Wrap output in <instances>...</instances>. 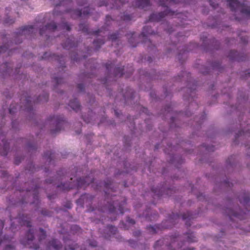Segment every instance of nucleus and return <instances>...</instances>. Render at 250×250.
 <instances>
[{
	"instance_id": "obj_1",
	"label": "nucleus",
	"mask_w": 250,
	"mask_h": 250,
	"mask_svg": "<svg viewBox=\"0 0 250 250\" xmlns=\"http://www.w3.org/2000/svg\"><path fill=\"white\" fill-rule=\"evenodd\" d=\"M19 223L21 226L27 228L25 235L20 238L21 243L24 246H29L35 250H61L62 245L56 239L49 241L46 239V231L42 228H35L32 225L30 217L25 214L19 216Z\"/></svg>"
},
{
	"instance_id": "obj_2",
	"label": "nucleus",
	"mask_w": 250,
	"mask_h": 250,
	"mask_svg": "<svg viewBox=\"0 0 250 250\" xmlns=\"http://www.w3.org/2000/svg\"><path fill=\"white\" fill-rule=\"evenodd\" d=\"M227 217L228 224L232 228H239L241 222L250 217V204H213Z\"/></svg>"
},
{
	"instance_id": "obj_3",
	"label": "nucleus",
	"mask_w": 250,
	"mask_h": 250,
	"mask_svg": "<svg viewBox=\"0 0 250 250\" xmlns=\"http://www.w3.org/2000/svg\"><path fill=\"white\" fill-rule=\"evenodd\" d=\"M203 212L204 209L200 207L194 211L187 210L185 212H172L168 214L167 219L161 224L150 225L146 227V229L152 233H156L159 231L173 227L180 218L185 221L186 226L189 227L191 226L192 221L201 215Z\"/></svg>"
},
{
	"instance_id": "obj_4",
	"label": "nucleus",
	"mask_w": 250,
	"mask_h": 250,
	"mask_svg": "<svg viewBox=\"0 0 250 250\" xmlns=\"http://www.w3.org/2000/svg\"><path fill=\"white\" fill-rule=\"evenodd\" d=\"M87 0H60L57 2L53 1L54 5L53 15L58 16L64 13H70L71 16L73 19L78 18L82 16L85 17L92 13L89 7L84 8L83 12L80 10H70L68 7L73 5L74 2H76L78 5L83 6L87 3Z\"/></svg>"
},
{
	"instance_id": "obj_5",
	"label": "nucleus",
	"mask_w": 250,
	"mask_h": 250,
	"mask_svg": "<svg viewBox=\"0 0 250 250\" xmlns=\"http://www.w3.org/2000/svg\"><path fill=\"white\" fill-rule=\"evenodd\" d=\"M123 204H101L99 206V210L102 213L100 220L103 221V217L107 215L108 218L112 221L117 219L120 215H122L125 211L123 206Z\"/></svg>"
},
{
	"instance_id": "obj_6",
	"label": "nucleus",
	"mask_w": 250,
	"mask_h": 250,
	"mask_svg": "<svg viewBox=\"0 0 250 250\" xmlns=\"http://www.w3.org/2000/svg\"><path fill=\"white\" fill-rule=\"evenodd\" d=\"M231 11L234 12L240 11V13L246 17H250V6L249 1L246 0H227Z\"/></svg>"
},
{
	"instance_id": "obj_7",
	"label": "nucleus",
	"mask_w": 250,
	"mask_h": 250,
	"mask_svg": "<svg viewBox=\"0 0 250 250\" xmlns=\"http://www.w3.org/2000/svg\"><path fill=\"white\" fill-rule=\"evenodd\" d=\"M134 208L136 210L139 218H144L147 221L154 220L158 216V213L147 206L145 208H143L142 204H134Z\"/></svg>"
},
{
	"instance_id": "obj_8",
	"label": "nucleus",
	"mask_w": 250,
	"mask_h": 250,
	"mask_svg": "<svg viewBox=\"0 0 250 250\" xmlns=\"http://www.w3.org/2000/svg\"><path fill=\"white\" fill-rule=\"evenodd\" d=\"M94 181V178L92 176H88L84 178H80L77 180L76 185L74 187L70 184L63 183L57 185V187L60 188L63 191L68 190L74 188L78 189L83 188H86L90 184L92 183Z\"/></svg>"
},
{
	"instance_id": "obj_9",
	"label": "nucleus",
	"mask_w": 250,
	"mask_h": 250,
	"mask_svg": "<svg viewBox=\"0 0 250 250\" xmlns=\"http://www.w3.org/2000/svg\"><path fill=\"white\" fill-rule=\"evenodd\" d=\"M102 236L105 239H109L111 237H115L118 240H121L122 237L118 234V229L111 225H107L103 229H100Z\"/></svg>"
},
{
	"instance_id": "obj_10",
	"label": "nucleus",
	"mask_w": 250,
	"mask_h": 250,
	"mask_svg": "<svg viewBox=\"0 0 250 250\" xmlns=\"http://www.w3.org/2000/svg\"><path fill=\"white\" fill-rule=\"evenodd\" d=\"M48 120L56 124L55 129L51 130V132L52 134H56L67 124V123L63 119V117L61 116H50Z\"/></svg>"
},
{
	"instance_id": "obj_11",
	"label": "nucleus",
	"mask_w": 250,
	"mask_h": 250,
	"mask_svg": "<svg viewBox=\"0 0 250 250\" xmlns=\"http://www.w3.org/2000/svg\"><path fill=\"white\" fill-rule=\"evenodd\" d=\"M134 236L137 239V241L130 240L129 241L130 247L135 249L145 250L147 248L146 244L140 242V240L143 237L142 233L140 230L138 229L133 232Z\"/></svg>"
},
{
	"instance_id": "obj_12",
	"label": "nucleus",
	"mask_w": 250,
	"mask_h": 250,
	"mask_svg": "<svg viewBox=\"0 0 250 250\" xmlns=\"http://www.w3.org/2000/svg\"><path fill=\"white\" fill-rule=\"evenodd\" d=\"M175 12L170 10L168 7L164 12L158 13H153L149 17L148 21L151 22L159 21H161L166 16H173Z\"/></svg>"
},
{
	"instance_id": "obj_13",
	"label": "nucleus",
	"mask_w": 250,
	"mask_h": 250,
	"mask_svg": "<svg viewBox=\"0 0 250 250\" xmlns=\"http://www.w3.org/2000/svg\"><path fill=\"white\" fill-rule=\"evenodd\" d=\"M63 240L64 244L63 250H76L78 248V244L70 240L69 236H64Z\"/></svg>"
},
{
	"instance_id": "obj_14",
	"label": "nucleus",
	"mask_w": 250,
	"mask_h": 250,
	"mask_svg": "<svg viewBox=\"0 0 250 250\" xmlns=\"http://www.w3.org/2000/svg\"><path fill=\"white\" fill-rule=\"evenodd\" d=\"M34 27L33 25L24 26L22 27L17 32L18 36H26L32 34L34 32Z\"/></svg>"
},
{
	"instance_id": "obj_15",
	"label": "nucleus",
	"mask_w": 250,
	"mask_h": 250,
	"mask_svg": "<svg viewBox=\"0 0 250 250\" xmlns=\"http://www.w3.org/2000/svg\"><path fill=\"white\" fill-rule=\"evenodd\" d=\"M79 28L81 30H82L83 33H86V34H90V35H98L99 33L103 32V30H105V27H103L101 29H99L96 31H89L88 29V25L85 23H81L79 25Z\"/></svg>"
},
{
	"instance_id": "obj_16",
	"label": "nucleus",
	"mask_w": 250,
	"mask_h": 250,
	"mask_svg": "<svg viewBox=\"0 0 250 250\" xmlns=\"http://www.w3.org/2000/svg\"><path fill=\"white\" fill-rule=\"evenodd\" d=\"M136 223L135 220L130 216L126 217L125 222L122 221L119 224L121 228L128 229L130 227L133 226Z\"/></svg>"
},
{
	"instance_id": "obj_17",
	"label": "nucleus",
	"mask_w": 250,
	"mask_h": 250,
	"mask_svg": "<svg viewBox=\"0 0 250 250\" xmlns=\"http://www.w3.org/2000/svg\"><path fill=\"white\" fill-rule=\"evenodd\" d=\"M109 3H112V6H109L110 8H111V9L118 8V6L117 5V4H118L119 3L124 4L125 3V0H108L107 2H105L104 1L100 2L99 3V6H102L105 5L106 6H108Z\"/></svg>"
},
{
	"instance_id": "obj_18",
	"label": "nucleus",
	"mask_w": 250,
	"mask_h": 250,
	"mask_svg": "<svg viewBox=\"0 0 250 250\" xmlns=\"http://www.w3.org/2000/svg\"><path fill=\"white\" fill-rule=\"evenodd\" d=\"M57 26L54 22L48 23L44 27L40 29V34L42 36L45 33V31H54L57 29Z\"/></svg>"
},
{
	"instance_id": "obj_19",
	"label": "nucleus",
	"mask_w": 250,
	"mask_h": 250,
	"mask_svg": "<svg viewBox=\"0 0 250 250\" xmlns=\"http://www.w3.org/2000/svg\"><path fill=\"white\" fill-rule=\"evenodd\" d=\"M136 7L145 10L150 6V0H136Z\"/></svg>"
},
{
	"instance_id": "obj_20",
	"label": "nucleus",
	"mask_w": 250,
	"mask_h": 250,
	"mask_svg": "<svg viewBox=\"0 0 250 250\" xmlns=\"http://www.w3.org/2000/svg\"><path fill=\"white\" fill-rule=\"evenodd\" d=\"M93 198L91 195L89 194H83L80 198L77 201L76 203H89L92 202Z\"/></svg>"
},
{
	"instance_id": "obj_21",
	"label": "nucleus",
	"mask_w": 250,
	"mask_h": 250,
	"mask_svg": "<svg viewBox=\"0 0 250 250\" xmlns=\"http://www.w3.org/2000/svg\"><path fill=\"white\" fill-rule=\"evenodd\" d=\"M154 34V32L152 31L151 28L148 26H145L143 29V31L140 35V37L146 38L148 35Z\"/></svg>"
},
{
	"instance_id": "obj_22",
	"label": "nucleus",
	"mask_w": 250,
	"mask_h": 250,
	"mask_svg": "<svg viewBox=\"0 0 250 250\" xmlns=\"http://www.w3.org/2000/svg\"><path fill=\"white\" fill-rule=\"evenodd\" d=\"M69 105L76 112L78 111L81 109L80 104L77 99L70 101Z\"/></svg>"
},
{
	"instance_id": "obj_23",
	"label": "nucleus",
	"mask_w": 250,
	"mask_h": 250,
	"mask_svg": "<svg viewBox=\"0 0 250 250\" xmlns=\"http://www.w3.org/2000/svg\"><path fill=\"white\" fill-rule=\"evenodd\" d=\"M178 2V0H160V5L163 7H167V5H171Z\"/></svg>"
},
{
	"instance_id": "obj_24",
	"label": "nucleus",
	"mask_w": 250,
	"mask_h": 250,
	"mask_svg": "<svg viewBox=\"0 0 250 250\" xmlns=\"http://www.w3.org/2000/svg\"><path fill=\"white\" fill-rule=\"evenodd\" d=\"M9 63L8 62L4 63L1 64L0 66V73H2L3 74L9 73L10 71Z\"/></svg>"
},
{
	"instance_id": "obj_25",
	"label": "nucleus",
	"mask_w": 250,
	"mask_h": 250,
	"mask_svg": "<svg viewBox=\"0 0 250 250\" xmlns=\"http://www.w3.org/2000/svg\"><path fill=\"white\" fill-rule=\"evenodd\" d=\"M238 53L237 52V51L235 50H231L229 53V57L232 60H236L239 61L240 59L238 58Z\"/></svg>"
},
{
	"instance_id": "obj_26",
	"label": "nucleus",
	"mask_w": 250,
	"mask_h": 250,
	"mask_svg": "<svg viewBox=\"0 0 250 250\" xmlns=\"http://www.w3.org/2000/svg\"><path fill=\"white\" fill-rule=\"evenodd\" d=\"M62 46L65 49H69L75 46L74 43L72 42L70 39H68L66 42L62 44Z\"/></svg>"
},
{
	"instance_id": "obj_27",
	"label": "nucleus",
	"mask_w": 250,
	"mask_h": 250,
	"mask_svg": "<svg viewBox=\"0 0 250 250\" xmlns=\"http://www.w3.org/2000/svg\"><path fill=\"white\" fill-rule=\"evenodd\" d=\"M124 70V68H122L120 67H116L114 70L115 76L116 77H121L123 76L124 74L125 75V73L123 72Z\"/></svg>"
},
{
	"instance_id": "obj_28",
	"label": "nucleus",
	"mask_w": 250,
	"mask_h": 250,
	"mask_svg": "<svg viewBox=\"0 0 250 250\" xmlns=\"http://www.w3.org/2000/svg\"><path fill=\"white\" fill-rule=\"evenodd\" d=\"M43 157L47 161L50 162L53 159L54 154L51 151H48L44 153Z\"/></svg>"
},
{
	"instance_id": "obj_29",
	"label": "nucleus",
	"mask_w": 250,
	"mask_h": 250,
	"mask_svg": "<svg viewBox=\"0 0 250 250\" xmlns=\"http://www.w3.org/2000/svg\"><path fill=\"white\" fill-rule=\"evenodd\" d=\"M104 43V39H98L94 40L93 44L98 49L100 48L101 46Z\"/></svg>"
},
{
	"instance_id": "obj_30",
	"label": "nucleus",
	"mask_w": 250,
	"mask_h": 250,
	"mask_svg": "<svg viewBox=\"0 0 250 250\" xmlns=\"http://www.w3.org/2000/svg\"><path fill=\"white\" fill-rule=\"evenodd\" d=\"M134 32H130L129 34H127V36H130V38L128 39V42L130 44L131 46L133 47H135L137 46L136 43H134V42L133 40H134L133 36L134 35Z\"/></svg>"
},
{
	"instance_id": "obj_31",
	"label": "nucleus",
	"mask_w": 250,
	"mask_h": 250,
	"mask_svg": "<svg viewBox=\"0 0 250 250\" xmlns=\"http://www.w3.org/2000/svg\"><path fill=\"white\" fill-rule=\"evenodd\" d=\"M40 213L43 216H51L52 215V212L45 209H42L40 211Z\"/></svg>"
},
{
	"instance_id": "obj_32",
	"label": "nucleus",
	"mask_w": 250,
	"mask_h": 250,
	"mask_svg": "<svg viewBox=\"0 0 250 250\" xmlns=\"http://www.w3.org/2000/svg\"><path fill=\"white\" fill-rule=\"evenodd\" d=\"M39 187L37 185H35L34 187H32L30 188L26 189L27 192H32L34 194V197L35 198L36 196V193L37 192V190Z\"/></svg>"
},
{
	"instance_id": "obj_33",
	"label": "nucleus",
	"mask_w": 250,
	"mask_h": 250,
	"mask_svg": "<svg viewBox=\"0 0 250 250\" xmlns=\"http://www.w3.org/2000/svg\"><path fill=\"white\" fill-rule=\"evenodd\" d=\"M210 5L212 6L214 9L217 8L218 6V1L219 0H208Z\"/></svg>"
},
{
	"instance_id": "obj_34",
	"label": "nucleus",
	"mask_w": 250,
	"mask_h": 250,
	"mask_svg": "<svg viewBox=\"0 0 250 250\" xmlns=\"http://www.w3.org/2000/svg\"><path fill=\"white\" fill-rule=\"evenodd\" d=\"M88 243L89 246L92 248H95L97 246V242L93 239H89Z\"/></svg>"
},
{
	"instance_id": "obj_35",
	"label": "nucleus",
	"mask_w": 250,
	"mask_h": 250,
	"mask_svg": "<svg viewBox=\"0 0 250 250\" xmlns=\"http://www.w3.org/2000/svg\"><path fill=\"white\" fill-rule=\"evenodd\" d=\"M71 229L74 233H78L81 231V228L77 225L72 226Z\"/></svg>"
},
{
	"instance_id": "obj_36",
	"label": "nucleus",
	"mask_w": 250,
	"mask_h": 250,
	"mask_svg": "<svg viewBox=\"0 0 250 250\" xmlns=\"http://www.w3.org/2000/svg\"><path fill=\"white\" fill-rule=\"evenodd\" d=\"M61 27L63 29H66L67 31H70L71 29L70 26L66 22H63Z\"/></svg>"
},
{
	"instance_id": "obj_37",
	"label": "nucleus",
	"mask_w": 250,
	"mask_h": 250,
	"mask_svg": "<svg viewBox=\"0 0 250 250\" xmlns=\"http://www.w3.org/2000/svg\"><path fill=\"white\" fill-rule=\"evenodd\" d=\"M121 19L124 21H129L132 19V16L130 15H124L121 17Z\"/></svg>"
},
{
	"instance_id": "obj_38",
	"label": "nucleus",
	"mask_w": 250,
	"mask_h": 250,
	"mask_svg": "<svg viewBox=\"0 0 250 250\" xmlns=\"http://www.w3.org/2000/svg\"><path fill=\"white\" fill-rule=\"evenodd\" d=\"M118 37V34L117 33H113L111 34L108 38L109 40H111L112 41H115Z\"/></svg>"
},
{
	"instance_id": "obj_39",
	"label": "nucleus",
	"mask_w": 250,
	"mask_h": 250,
	"mask_svg": "<svg viewBox=\"0 0 250 250\" xmlns=\"http://www.w3.org/2000/svg\"><path fill=\"white\" fill-rule=\"evenodd\" d=\"M54 81L57 84H61L63 82V79L62 78L59 77L54 78Z\"/></svg>"
},
{
	"instance_id": "obj_40",
	"label": "nucleus",
	"mask_w": 250,
	"mask_h": 250,
	"mask_svg": "<svg viewBox=\"0 0 250 250\" xmlns=\"http://www.w3.org/2000/svg\"><path fill=\"white\" fill-rule=\"evenodd\" d=\"M113 21V19L109 15L106 16L105 24L107 26L109 25L110 21Z\"/></svg>"
},
{
	"instance_id": "obj_41",
	"label": "nucleus",
	"mask_w": 250,
	"mask_h": 250,
	"mask_svg": "<svg viewBox=\"0 0 250 250\" xmlns=\"http://www.w3.org/2000/svg\"><path fill=\"white\" fill-rule=\"evenodd\" d=\"M7 50V45L6 44L0 46V53L5 52Z\"/></svg>"
},
{
	"instance_id": "obj_42",
	"label": "nucleus",
	"mask_w": 250,
	"mask_h": 250,
	"mask_svg": "<svg viewBox=\"0 0 250 250\" xmlns=\"http://www.w3.org/2000/svg\"><path fill=\"white\" fill-rule=\"evenodd\" d=\"M15 247L11 244H7L5 246L4 250H14Z\"/></svg>"
},
{
	"instance_id": "obj_43",
	"label": "nucleus",
	"mask_w": 250,
	"mask_h": 250,
	"mask_svg": "<svg viewBox=\"0 0 250 250\" xmlns=\"http://www.w3.org/2000/svg\"><path fill=\"white\" fill-rule=\"evenodd\" d=\"M248 133V131H246L244 132V131H240L238 134H236L235 138L237 139L238 137H239L240 136H241L242 135H246Z\"/></svg>"
},
{
	"instance_id": "obj_44",
	"label": "nucleus",
	"mask_w": 250,
	"mask_h": 250,
	"mask_svg": "<svg viewBox=\"0 0 250 250\" xmlns=\"http://www.w3.org/2000/svg\"><path fill=\"white\" fill-rule=\"evenodd\" d=\"M10 220L11 221V229L12 230L16 229H17V227L16 225L14 223V222L12 221V219L11 217H10Z\"/></svg>"
},
{
	"instance_id": "obj_45",
	"label": "nucleus",
	"mask_w": 250,
	"mask_h": 250,
	"mask_svg": "<svg viewBox=\"0 0 250 250\" xmlns=\"http://www.w3.org/2000/svg\"><path fill=\"white\" fill-rule=\"evenodd\" d=\"M112 185L111 182L110 181H108L107 182H105L104 184V187L106 188H111V186Z\"/></svg>"
},
{
	"instance_id": "obj_46",
	"label": "nucleus",
	"mask_w": 250,
	"mask_h": 250,
	"mask_svg": "<svg viewBox=\"0 0 250 250\" xmlns=\"http://www.w3.org/2000/svg\"><path fill=\"white\" fill-rule=\"evenodd\" d=\"M152 190H153V192H154L157 195H158V196L160 197L162 195V193H159L160 191H161V192H162V191H164V189L163 188H161V189H160V191H159L158 192H157V191L153 189H152Z\"/></svg>"
},
{
	"instance_id": "obj_47",
	"label": "nucleus",
	"mask_w": 250,
	"mask_h": 250,
	"mask_svg": "<svg viewBox=\"0 0 250 250\" xmlns=\"http://www.w3.org/2000/svg\"><path fill=\"white\" fill-rule=\"evenodd\" d=\"M65 206H64V211H66L67 209H70L72 208V204H64Z\"/></svg>"
},
{
	"instance_id": "obj_48",
	"label": "nucleus",
	"mask_w": 250,
	"mask_h": 250,
	"mask_svg": "<svg viewBox=\"0 0 250 250\" xmlns=\"http://www.w3.org/2000/svg\"><path fill=\"white\" fill-rule=\"evenodd\" d=\"M77 87L79 90L81 91H82L84 89V86L83 83H79L77 85Z\"/></svg>"
},
{
	"instance_id": "obj_49",
	"label": "nucleus",
	"mask_w": 250,
	"mask_h": 250,
	"mask_svg": "<svg viewBox=\"0 0 250 250\" xmlns=\"http://www.w3.org/2000/svg\"><path fill=\"white\" fill-rule=\"evenodd\" d=\"M112 66H113V64L112 63H107L105 64V67L108 71H109L111 69V68L112 67Z\"/></svg>"
},
{
	"instance_id": "obj_50",
	"label": "nucleus",
	"mask_w": 250,
	"mask_h": 250,
	"mask_svg": "<svg viewBox=\"0 0 250 250\" xmlns=\"http://www.w3.org/2000/svg\"><path fill=\"white\" fill-rule=\"evenodd\" d=\"M133 71V69L132 67L131 66L130 67V68H129V74H128L126 73V74H125L126 75L125 77L126 78L129 77L130 75L132 74Z\"/></svg>"
},
{
	"instance_id": "obj_51",
	"label": "nucleus",
	"mask_w": 250,
	"mask_h": 250,
	"mask_svg": "<svg viewBox=\"0 0 250 250\" xmlns=\"http://www.w3.org/2000/svg\"><path fill=\"white\" fill-rule=\"evenodd\" d=\"M15 109L13 108L12 105H11L9 109V113L11 114H13L15 112Z\"/></svg>"
},
{
	"instance_id": "obj_52",
	"label": "nucleus",
	"mask_w": 250,
	"mask_h": 250,
	"mask_svg": "<svg viewBox=\"0 0 250 250\" xmlns=\"http://www.w3.org/2000/svg\"><path fill=\"white\" fill-rule=\"evenodd\" d=\"M14 22V21L13 20H10V21H8L7 19H6L5 21V22L6 23H9V24H11L12 23H13Z\"/></svg>"
},
{
	"instance_id": "obj_53",
	"label": "nucleus",
	"mask_w": 250,
	"mask_h": 250,
	"mask_svg": "<svg viewBox=\"0 0 250 250\" xmlns=\"http://www.w3.org/2000/svg\"><path fill=\"white\" fill-rule=\"evenodd\" d=\"M46 182L47 183H49V184H53L54 183L52 179H47V180H46Z\"/></svg>"
},
{
	"instance_id": "obj_54",
	"label": "nucleus",
	"mask_w": 250,
	"mask_h": 250,
	"mask_svg": "<svg viewBox=\"0 0 250 250\" xmlns=\"http://www.w3.org/2000/svg\"><path fill=\"white\" fill-rule=\"evenodd\" d=\"M25 101H26L27 104H29V103L31 102L30 97H27L25 99Z\"/></svg>"
},
{
	"instance_id": "obj_55",
	"label": "nucleus",
	"mask_w": 250,
	"mask_h": 250,
	"mask_svg": "<svg viewBox=\"0 0 250 250\" xmlns=\"http://www.w3.org/2000/svg\"><path fill=\"white\" fill-rule=\"evenodd\" d=\"M241 41H242V42L245 43H247L248 42V39H245V38H244V39L243 38H241Z\"/></svg>"
},
{
	"instance_id": "obj_56",
	"label": "nucleus",
	"mask_w": 250,
	"mask_h": 250,
	"mask_svg": "<svg viewBox=\"0 0 250 250\" xmlns=\"http://www.w3.org/2000/svg\"><path fill=\"white\" fill-rule=\"evenodd\" d=\"M249 202V198L248 197H245L244 202L243 203H248Z\"/></svg>"
},
{
	"instance_id": "obj_57",
	"label": "nucleus",
	"mask_w": 250,
	"mask_h": 250,
	"mask_svg": "<svg viewBox=\"0 0 250 250\" xmlns=\"http://www.w3.org/2000/svg\"><path fill=\"white\" fill-rule=\"evenodd\" d=\"M43 98H44V100H45V101H47V99H48V94H45V95H44V96H43Z\"/></svg>"
},
{
	"instance_id": "obj_58",
	"label": "nucleus",
	"mask_w": 250,
	"mask_h": 250,
	"mask_svg": "<svg viewBox=\"0 0 250 250\" xmlns=\"http://www.w3.org/2000/svg\"><path fill=\"white\" fill-rule=\"evenodd\" d=\"M6 38V36L4 35H0V39H1L2 40H4Z\"/></svg>"
},
{
	"instance_id": "obj_59",
	"label": "nucleus",
	"mask_w": 250,
	"mask_h": 250,
	"mask_svg": "<svg viewBox=\"0 0 250 250\" xmlns=\"http://www.w3.org/2000/svg\"><path fill=\"white\" fill-rule=\"evenodd\" d=\"M20 163V161H18L17 158H16L15 159V164L16 165H19Z\"/></svg>"
},
{
	"instance_id": "obj_60",
	"label": "nucleus",
	"mask_w": 250,
	"mask_h": 250,
	"mask_svg": "<svg viewBox=\"0 0 250 250\" xmlns=\"http://www.w3.org/2000/svg\"><path fill=\"white\" fill-rule=\"evenodd\" d=\"M47 53H45L44 54H43V56L42 57V58L43 59H46V55H47Z\"/></svg>"
},
{
	"instance_id": "obj_61",
	"label": "nucleus",
	"mask_w": 250,
	"mask_h": 250,
	"mask_svg": "<svg viewBox=\"0 0 250 250\" xmlns=\"http://www.w3.org/2000/svg\"><path fill=\"white\" fill-rule=\"evenodd\" d=\"M83 120L84 121V122H85L87 123H89V120H86L85 119L83 118Z\"/></svg>"
},
{
	"instance_id": "obj_62",
	"label": "nucleus",
	"mask_w": 250,
	"mask_h": 250,
	"mask_svg": "<svg viewBox=\"0 0 250 250\" xmlns=\"http://www.w3.org/2000/svg\"><path fill=\"white\" fill-rule=\"evenodd\" d=\"M37 101H42V98H41V96H39V98H38V99H37Z\"/></svg>"
},
{
	"instance_id": "obj_63",
	"label": "nucleus",
	"mask_w": 250,
	"mask_h": 250,
	"mask_svg": "<svg viewBox=\"0 0 250 250\" xmlns=\"http://www.w3.org/2000/svg\"><path fill=\"white\" fill-rule=\"evenodd\" d=\"M234 19L236 20H237V21H240V19L239 18H238L237 17H235Z\"/></svg>"
},
{
	"instance_id": "obj_64",
	"label": "nucleus",
	"mask_w": 250,
	"mask_h": 250,
	"mask_svg": "<svg viewBox=\"0 0 250 250\" xmlns=\"http://www.w3.org/2000/svg\"><path fill=\"white\" fill-rule=\"evenodd\" d=\"M221 232H222V233H225V231H223V230H222Z\"/></svg>"
}]
</instances>
